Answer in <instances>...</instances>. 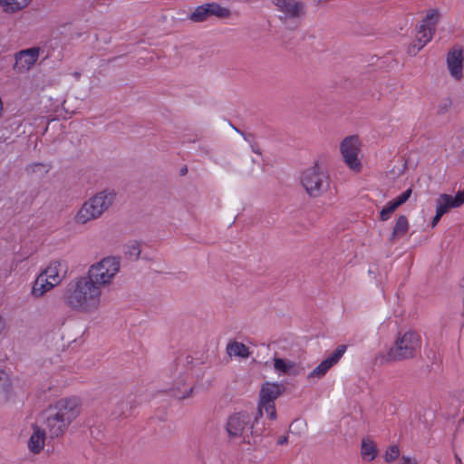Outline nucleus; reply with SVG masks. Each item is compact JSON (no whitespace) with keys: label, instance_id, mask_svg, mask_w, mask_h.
Here are the masks:
<instances>
[{"label":"nucleus","instance_id":"1","mask_svg":"<svg viewBox=\"0 0 464 464\" xmlns=\"http://www.w3.org/2000/svg\"><path fill=\"white\" fill-rule=\"evenodd\" d=\"M285 392V386L283 383L266 382L262 384L259 391L257 409L250 426V435L247 439L248 444H256L266 435L267 428L264 421H262L263 413L265 411L270 420H276V410L275 401Z\"/></svg>","mask_w":464,"mask_h":464},{"label":"nucleus","instance_id":"2","mask_svg":"<svg viewBox=\"0 0 464 464\" xmlns=\"http://www.w3.org/2000/svg\"><path fill=\"white\" fill-rule=\"evenodd\" d=\"M101 295L102 290L98 285L82 276L70 282L63 292V300L72 310L93 313L100 307Z\"/></svg>","mask_w":464,"mask_h":464},{"label":"nucleus","instance_id":"3","mask_svg":"<svg viewBox=\"0 0 464 464\" xmlns=\"http://www.w3.org/2000/svg\"><path fill=\"white\" fill-rule=\"evenodd\" d=\"M420 348V339L414 331H409L403 334H399L393 345L387 353L376 355L375 361L381 364L410 360L416 356L417 351Z\"/></svg>","mask_w":464,"mask_h":464},{"label":"nucleus","instance_id":"4","mask_svg":"<svg viewBox=\"0 0 464 464\" xmlns=\"http://www.w3.org/2000/svg\"><path fill=\"white\" fill-rule=\"evenodd\" d=\"M116 194L113 190H102L85 201L74 217L77 224L84 225L99 218L114 203Z\"/></svg>","mask_w":464,"mask_h":464},{"label":"nucleus","instance_id":"5","mask_svg":"<svg viewBox=\"0 0 464 464\" xmlns=\"http://www.w3.org/2000/svg\"><path fill=\"white\" fill-rule=\"evenodd\" d=\"M300 180L306 193L313 198L321 196L329 188V175L318 162L305 169L301 173Z\"/></svg>","mask_w":464,"mask_h":464},{"label":"nucleus","instance_id":"6","mask_svg":"<svg viewBox=\"0 0 464 464\" xmlns=\"http://www.w3.org/2000/svg\"><path fill=\"white\" fill-rule=\"evenodd\" d=\"M120 259L114 256H107L100 262L90 266L85 276L92 284L98 285L99 290L108 285L120 270Z\"/></svg>","mask_w":464,"mask_h":464},{"label":"nucleus","instance_id":"7","mask_svg":"<svg viewBox=\"0 0 464 464\" xmlns=\"http://www.w3.org/2000/svg\"><path fill=\"white\" fill-rule=\"evenodd\" d=\"M440 17V14L439 10L431 9L422 19L421 24L417 30L415 39L408 46L407 53L411 56H416L417 53L432 39Z\"/></svg>","mask_w":464,"mask_h":464},{"label":"nucleus","instance_id":"8","mask_svg":"<svg viewBox=\"0 0 464 464\" xmlns=\"http://www.w3.org/2000/svg\"><path fill=\"white\" fill-rule=\"evenodd\" d=\"M62 263L53 261L36 278L32 293L35 297H40L55 285H59L63 276L60 275Z\"/></svg>","mask_w":464,"mask_h":464},{"label":"nucleus","instance_id":"9","mask_svg":"<svg viewBox=\"0 0 464 464\" xmlns=\"http://www.w3.org/2000/svg\"><path fill=\"white\" fill-rule=\"evenodd\" d=\"M253 422L251 415L246 411H240L229 415L226 423V431L229 440L244 438L247 442L250 435V426Z\"/></svg>","mask_w":464,"mask_h":464},{"label":"nucleus","instance_id":"10","mask_svg":"<svg viewBox=\"0 0 464 464\" xmlns=\"http://www.w3.org/2000/svg\"><path fill=\"white\" fill-rule=\"evenodd\" d=\"M231 12L228 8L212 2L197 6L188 15V19L194 23H201L207 21L210 16L224 19L228 18Z\"/></svg>","mask_w":464,"mask_h":464},{"label":"nucleus","instance_id":"11","mask_svg":"<svg viewBox=\"0 0 464 464\" xmlns=\"http://www.w3.org/2000/svg\"><path fill=\"white\" fill-rule=\"evenodd\" d=\"M340 150L346 165L353 171H360L362 164L358 159V154L360 151L358 137H346L341 142Z\"/></svg>","mask_w":464,"mask_h":464},{"label":"nucleus","instance_id":"12","mask_svg":"<svg viewBox=\"0 0 464 464\" xmlns=\"http://www.w3.org/2000/svg\"><path fill=\"white\" fill-rule=\"evenodd\" d=\"M50 410L72 423L81 412V401L77 397L63 398L57 401Z\"/></svg>","mask_w":464,"mask_h":464},{"label":"nucleus","instance_id":"13","mask_svg":"<svg viewBox=\"0 0 464 464\" xmlns=\"http://www.w3.org/2000/svg\"><path fill=\"white\" fill-rule=\"evenodd\" d=\"M279 11L284 13L280 20L286 23L287 19H299L305 15V6L303 2L296 0H273Z\"/></svg>","mask_w":464,"mask_h":464},{"label":"nucleus","instance_id":"14","mask_svg":"<svg viewBox=\"0 0 464 464\" xmlns=\"http://www.w3.org/2000/svg\"><path fill=\"white\" fill-rule=\"evenodd\" d=\"M463 59V49L461 46H454L447 54L449 72L458 81L462 78Z\"/></svg>","mask_w":464,"mask_h":464},{"label":"nucleus","instance_id":"15","mask_svg":"<svg viewBox=\"0 0 464 464\" xmlns=\"http://www.w3.org/2000/svg\"><path fill=\"white\" fill-rule=\"evenodd\" d=\"M45 424L50 437L58 438L65 433L71 423L49 410Z\"/></svg>","mask_w":464,"mask_h":464},{"label":"nucleus","instance_id":"16","mask_svg":"<svg viewBox=\"0 0 464 464\" xmlns=\"http://www.w3.org/2000/svg\"><path fill=\"white\" fill-rule=\"evenodd\" d=\"M464 203V190H459L453 197L449 194H440L436 200V208L443 214L451 208H459Z\"/></svg>","mask_w":464,"mask_h":464},{"label":"nucleus","instance_id":"17","mask_svg":"<svg viewBox=\"0 0 464 464\" xmlns=\"http://www.w3.org/2000/svg\"><path fill=\"white\" fill-rule=\"evenodd\" d=\"M40 51L41 48L38 46L20 51L15 55L16 64H20L24 70H29L37 62Z\"/></svg>","mask_w":464,"mask_h":464},{"label":"nucleus","instance_id":"18","mask_svg":"<svg viewBox=\"0 0 464 464\" xmlns=\"http://www.w3.org/2000/svg\"><path fill=\"white\" fill-rule=\"evenodd\" d=\"M187 377L179 376L173 383L170 393L178 400H184L192 395L194 387L186 384Z\"/></svg>","mask_w":464,"mask_h":464},{"label":"nucleus","instance_id":"19","mask_svg":"<svg viewBox=\"0 0 464 464\" xmlns=\"http://www.w3.org/2000/svg\"><path fill=\"white\" fill-rule=\"evenodd\" d=\"M274 368L276 372L289 376H297L301 373V368L295 362L282 358H274Z\"/></svg>","mask_w":464,"mask_h":464},{"label":"nucleus","instance_id":"20","mask_svg":"<svg viewBox=\"0 0 464 464\" xmlns=\"http://www.w3.org/2000/svg\"><path fill=\"white\" fill-rule=\"evenodd\" d=\"M45 431L38 427L34 428V433L28 441V448L34 453H39L44 447Z\"/></svg>","mask_w":464,"mask_h":464},{"label":"nucleus","instance_id":"21","mask_svg":"<svg viewBox=\"0 0 464 464\" xmlns=\"http://www.w3.org/2000/svg\"><path fill=\"white\" fill-rule=\"evenodd\" d=\"M409 230L408 218L404 215H401L393 227L392 233L389 238L391 243H393L397 238L403 237Z\"/></svg>","mask_w":464,"mask_h":464},{"label":"nucleus","instance_id":"22","mask_svg":"<svg viewBox=\"0 0 464 464\" xmlns=\"http://www.w3.org/2000/svg\"><path fill=\"white\" fill-rule=\"evenodd\" d=\"M227 353L232 356H238L241 358H248L250 355L249 348L243 343L237 341L230 342L227 347Z\"/></svg>","mask_w":464,"mask_h":464},{"label":"nucleus","instance_id":"23","mask_svg":"<svg viewBox=\"0 0 464 464\" xmlns=\"http://www.w3.org/2000/svg\"><path fill=\"white\" fill-rule=\"evenodd\" d=\"M31 0H0V4L6 13H15L26 7Z\"/></svg>","mask_w":464,"mask_h":464},{"label":"nucleus","instance_id":"24","mask_svg":"<svg viewBox=\"0 0 464 464\" xmlns=\"http://www.w3.org/2000/svg\"><path fill=\"white\" fill-rule=\"evenodd\" d=\"M361 455L362 458L365 460H373L377 455V448L375 443L371 440H362Z\"/></svg>","mask_w":464,"mask_h":464},{"label":"nucleus","instance_id":"25","mask_svg":"<svg viewBox=\"0 0 464 464\" xmlns=\"http://www.w3.org/2000/svg\"><path fill=\"white\" fill-rule=\"evenodd\" d=\"M347 350V345L340 344L325 360L332 365H335Z\"/></svg>","mask_w":464,"mask_h":464},{"label":"nucleus","instance_id":"26","mask_svg":"<svg viewBox=\"0 0 464 464\" xmlns=\"http://www.w3.org/2000/svg\"><path fill=\"white\" fill-rule=\"evenodd\" d=\"M333 366L324 359L309 374V377H323Z\"/></svg>","mask_w":464,"mask_h":464},{"label":"nucleus","instance_id":"27","mask_svg":"<svg viewBox=\"0 0 464 464\" xmlns=\"http://www.w3.org/2000/svg\"><path fill=\"white\" fill-rule=\"evenodd\" d=\"M398 208L395 206V204L392 201H390L380 212V220L381 221H386L388 220L392 214Z\"/></svg>","mask_w":464,"mask_h":464},{"label":"nucleus","instance_id":"28","mask_svg":"<svg viewBox=\"0 0 464 464\" xmlns=\"http://www.w3.org/2000/svg\"><path fill=\"white\" fill-rule=\"evenodd\" d=\"M400 456V450L399 447L396 445H392L388 448V450L385 452L384 459L386 462L391 463L397 459Z\"/></svg>","mask_w":464,"mask_h":464},{"label":"nucleus","instance_id":"29","mask_svg":"<svg viewBox=\"0 0 464 464\" xmlns=\"http://www.w3.org/2000/svg\"><path fill=\"white\" fill-rule=\"evenodd\" d=\"M411 188H408L403 193H401L399 197H397L395 199L392 200L397 208L404 204L411 197Z\"/></svg>","mask_w":464,"mask_h":464},{"label":"nucleus","instance_id":"30","mask_svg":"<svg viewBox=\"0 0 464 464\" xmlns=\"http://www.w3.org/2000/svg\"><path fill=\"white\" fill-rule=\"evenodd\" d=\"M10 387V380L8 374L5 371L0 370V391H6Z\"/></svg>","mask_w":464,"mask_h":464},{"label":"nucleus","instance_id":"31","mask_svg":"<svg viewBox=\"0 0 464 464\" xmlns=\"http://www.w3.org/2000/svg\"><path fill=\"white\" fill-rule=\"evenodd\" d=\"M451 100L449 98L443 99L439 104V113H445L451 106Z\"/></svg>","mask_w":464,"mask_h":464},{"label":"nucleus","instance_id":"32","mask_svg":"<svg viewBox=\"0 0 464 464\" xmlns=\"http://www.w3.org/2000/svg\"><path fill=\"white\" fill-rule=\"evenodd\" d=\"M458 432H459V428L456 430V432L454 434L452 445H453L456 463L457 464H460L461 463V459H460L459 453L456 450H457V445H458Z\"/></svg>","mask_w":464,"mask_h":464},{"label":"nucleus","instance_id":"33","mask_svg":"<svg viewBox=\"0 0 464 464\" xmlns=\"http://www.w3.org/2000/svg\"><path fill=\"white\" fill-rule=\"evenodd\" d=\"M130 256H135V258L138 259L140 255V248L138 243H134L129 246Z\"/></svg>","mask_w":464,"mask_h":464},{"label":"nucleus","instance_id":"34","mask_svg":"<svg viewBox=\"0 0 464 464\" xmlns=\"http://www.w3.org/2000/svg\"><path fill=\"white\" fill-rule=\"evenodd\" d=\"M44 165L42 163H33L26 167L25 170L30 172H35L38 169L43 168Z\"/></svg>","mask_w":464,"mask_h":464},{"label":"nucleus","instance_id":"35","mask_svg":"<svg viewBox=\"0 0 464 464\" xmlns=\"http://www.w3.org/2000/svg\"><path fill=\"white\" fill-rule=\"evenodd\" d=\"M399 464H418L415 459L402 456V458L400 459Z\"/></svg>","mask_w":464,"mask_h":464},{"label":"nucleus","instance_id":"36","mask_svg":"<svg viewBox=\"0 0 464 464\" xmlns=\"http://www.w3.org/2000/svg\"><path fill=\"white\" fill-rule=\"evenodd\" d=\"M444 214L442 212H440V210H438L436 208V215L434 216L432 221H431V227H434L438 222L440 220L441 217L443 216Z\"/></svg>","mask_w":464,"mask_h":464},{"label":"nucleus","instance_id":"37","mask_svg":"<svg viewBox=\"0 0 464 464\" xmlns=\"http://www.w3.org/2000/svg\"><path fill=\"white\" fill-rule=\"evenodd\" d=\"M286 442H287V437L286 436H282L277 440V444L278 445H283V444H285Z\"/></svg>","mask_w":464,"mask_h":464},{"label":"nucleus","instance_id":"38","mask_svg":"<svg viewBox=\"0 0 464 464\" xmlns=\"http://www.w3.org/2000/svg\"><path fill=\"white\" fill-rule=\"evenodd\" d=\"M187 172H188V168H187V166H184L183 168H181V169H180V175H181V176L186 175V174H187Z\"/></svg>","mask_w":464,"mask_h":464},{"label":"nucleus","instance_id":"39","mask_svg":"<svg viewBox=\"0 0 464 464\" xmlns=\"http://www.w3.org/2000/svg\"><path fill=\"white\" fill-rule=\"evenodd\" d=\"M233 129H234L237 132H238V133H240L241 135H243L245 139H246V135H245V133H244L243 131L239 130L237 128H236V127H234V126H233Z\"/></svg>","mask_w":464,"mask_h":464},{"label":"nucleus","instance_id":"40","mask_svg":"<svg viewBox=\"0 0 464 464\" xmlns=\"http://www.w3.org/2000/svg\"><path fill=\"white\" fill-rule=\"evenodd\" d=\"M252 150H253L254 152H256L257 154H260V151L257 149H255L254 146H252Z\"/></svg>","mask_w":464,"mask_h":464}]
</instances>
